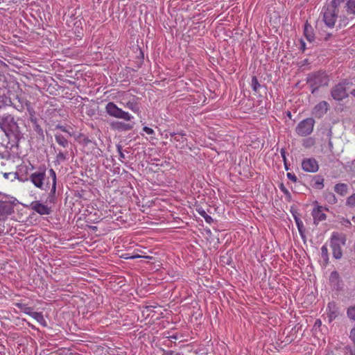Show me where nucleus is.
<instances>
[{
	"instance_id": "f3484780",
	"label": "nucleus",
	"mask_w": 355,
	"mask_h": 355,
	"mask_svg": "<svg viewBox=\"0 0 355 355\" xmlns=\"http://www.w3.org/2000/svg\"><path fill=\"white\" fill-rule=\"evenodd\" d=\"M347 185L344 183L336 184L334 187V191L340 196H345L347 193Z\"/></svg>"
},
{
	"instance_id": "7c9ffc66",
	"label": "nucleus",
	"mask_w": 355,
	"mask_h": 355,
	"mask_svg": "<svg viewBox=\"0 0 355 355\" xmlns=\"http://www.w3.org/2000/svg\"><path fill=\"white\" fill-rule=\"evenodd\" d=\"M286 175H287V178L289 180H291V181H293V182H297V178L296 175L294 173H287Z\"/></svg>"
},
{
	"instance_id": "393cba45",
	"label": "nucleus",
	"mask_w": 355,
	"mask_h": 355,
	"mask_svg": "<svg viewBox=\"0 0 355 355\" xmlns=\"http://www.w3.org/2000/svg\"><path fill=\"white\" fill-rule=\"evenodd\" d=\"M321 255L324 261L328 262L329 261V254H328V248L327 245H322L321 248Z\"/></svg>"
},
{
	"instance_id": "aec40b11",
	"label": "nucleus",
	"mask_w": 355,
	"mask_h": 355,
	"mask_svg": "<svg viewBox=\"0 0 355 355\" xmlns=\"http://www.w3.org/2000/svg\"><path fill=\"white\" fill-rule=\"evenodd\" d=\"M51 355H72L69 348H60L51 353Z\"/></svg>"
},
{
	"instance_id": "4468645a",
	"label": "nucleus",
	"mask_w": 355,
	"mask_h": 355,
	"mask_svg": "<svg viewBox=\"0 0 355 355\" xmlns=\"http://www.w3.org/2000/svg\"><path fill=\"white\" fill-rule=\"evenodd\" d=\"M12 211V207L9 202L0 201V220H4Z\"/></svg>"
},
{
	"instance_id": "1a4fd4ad",
	"label": "nucleus",
	"mask_w": 355,
	"mask_h": 355,
	"mask_svg": "<svg viewBox=\"0 0 355 355\" xmlns=\"http://www.w3.org/2000/svg\"><path fill=\"white\" fill-rule=\"evenodd\" d=\"M324 210L329 211V209L324 208L320 205H317L313 209L311 215L315 224H318L320 222L326 220L327 215L324 213Z\"/></svg>"
},
{
	"instance_id": "6e6552de",
	"label": "nucleus",
	"mask_w": 355,
	"mask_h": 355,
	"mask_svg": "<svg viewBox=\"0 0 355 355\" xmlns=\"http://www.w3.org/2000/svg\"><path fill=\"white\" fill-rule=\"evenodd\" d=\"M0 127L4 132L13 131L17 125L14 116L8 114L0 119Z\"/></svg>"
},
{
	"instance_id": "8fccbe9b",
	"label": "nucleus",
	"mask_w": 355,
	"mask_h": 355,
	"mask_svg": "<svg viewBox=\"0 0 355 355\" xmlns=\"http://www.w3.org/2000/svg\"><path fill=\"white\" fill-rule=\"evenodd\" d=\"M320 322H320V320H317V321H316V322H315V324H317V323H318V324H320Z\"/></svg>"
},
{
	"instance_id": "a211bd4d",
	"label": "nucleus",
	"mask_w": 355,
	"mask_h": 355,
	"mask_svg": "<svg viewBox=\"0 0 355 355\" xmlns=\"http://www.w3.org/2000/svg\"><path fill=\"white\" fill-rule=\"evenodd\" d=\"M325 200L330 205H334L337 202V198L334 193L327 191L324 193Z\"/></svg>"
},
{
	"instance_id": "de8ad7c7",
	"label": "nucleus",
	"mask_w": 355,
	"mask_h": 355,
	"mask_svg": "<svg viewBox=\"0 0 355 355\" xmlns=\"http://www.w3.org/2000/svg\"><path fill=\"white\" fill-rule=\"evenodd\" d=\"M326 355H334L332 352H328Z\"/></svg>"
},
{
	"instance_id": "ea45409f",
	"label": "nucleus",
	"mask_w": 355,
	"mask_h": 355,
	"mask_svg": "<svg viewBox=\"0 0 355 355\" xmlns=\"http://www.w3.org/2000/svg\"><path fill=\"white\" fill-rule=\"evenodd\" d=\"M132 128V125H124V129L125 130H131Z\"/></svg>"
},
{
	"instance_id": "9d476101",
	"label": "nucleus",
	"mask_w": 355,
	"mask_h": 355,
	"mask_svg": "<svg viewBox=\"0 0 355 355\" xmlns=\"http://www.w3.org/2000/svg\"><path fill=\"white\" fill-rule=\"evenodd\" d=\"M302 169L309 173H315L318 171L319 165L318 162L314 158L304 159L302 162Z\"/></svg>"
},
{
	"instance_id": "39448f33",
	"label": "nucleus",
	"mask_w": 355,
	"mask_h": 355,
	"mask_svg": "<svg viewBox=\"0 0 355 355\" xmlns=\"http://www.w3.org/2000/svg\"><path fill=\"white\" fill-rule=\"evenodd\" d=\"M105 111L110 116L116 119H123L126 121H130L134 118L129 112L119 108L113 102H109L106 105Z\"/></svg>"
},
{
	"instance_id": "72a5a7b5",
	"label": "nucleus",
	"mask_w": 355,
	"mask_h": 355,
	"mask_svg": "<svg viewBox=\"0 0 355 355\" xmlns=\"http://www.w3.org/2000/svg\"><path fill=\"white\" fill-rule=\"evenodd\" d=\"M338 277H339V275H338L337 271H333L331 273V275H330V279L331 280L338 279Z\"/></svg>"
},
{
	"instance_id": "f03ea898",
	"label": "nucleus",
	"mask_w": 355,
	"mask_h": 355,
	"mask_svg": "<svg viewBox=\"0 0 355 355\" xmlns=\"http://www.w3.org/2000/svg\"><path fill=\"white\" fill-rule=\"evenodd\" d=\"M347 236L343 233L334 232L330 238V247L333 257L336 259H341L343 256L342 246L345 245Z\"/></svg>"
},
{
	"instance_id": "49530a36",
	"label": "nucleus",
	"mask_w": 355,
	"mask_h": 355,
	"mask_svg": "<svg viewBox=\"0 0 355 355\" xmlns=\"http://www.w3.org/2000/svg\"><path fill=\"white\" fill-rule=\"evenodd\" d=\"M322 181L323 180H322V181L320 182H317V184H320L322 186V187H323V186H324L323 183H322Z\"/></svg>"
},
{
	"instance_id": "f257e3e1",
	"label": "nucleus",
	"mask_w": 355,
	"mask_h": 355,
	"mask_svg": "<svg viewBox=\"0 0 355 355\" xmlns=\"http://www.w3.org/2000/svg\"><path fill=\"white\" fill-rule=\"evenodd\" d=\"M116 98L118 102L135 114L140 112L139 98L129 92H119Z\"/></svg>"
},
{
	"instance_id": "cd10ccee",
	"label": "nucleus",
	"mask_w": 355,
	"mask_h": 355,
	"mask_svg": "<svg viewBox=\"0 0 355 355\" xmlns=\"http://www.w3.org/2000/svg\"><path fill=\"white\" fill-rule=\"evenodd\" d=\"M346 205L349 207H355V193L349 196L346 200Z\"/></svg>"
},
{
	"instance_id": "423d86ee",
	"label": "nucleus",
	"mask_w": 355,
	"mask_h": 355,
	"mask_svg": "<svg viewBox=\"0 0 355 355\" xmlns=\"http://www.w3.org/2000/svg\"><path fill=\"white\" fill-rule=\"evenodd\" d=\"M314 125L315 120L313 118H306L298 123L295 132L301 137H306L312 133Z\"/></svg>"
},
{
	"instance_id": "9b49d317",
	"label": "nucleus",
	"mask_w": 355,
	"mask_h": 355,
	"mask_svg": "<svg viewBox=\"0 0 355 355\" xmlns=\"http://www.w3.org/2000/svg\"><path fill=\"white\" fill-rule=\"evenodd\" d=\"M171 141L175 145L176 148H183L187 145V138L185 134L171 133Z\"/></svg>"
},
{
	"instance_id": "f8f14e48",
	"label": "nucleus",
	"mask_w": 355,
	"mask_h": 355,
	"mask_svg": "<svg viewBox=\"0 0 355 355\" xmlns=\"http://www.w3.org/2000/svg\"><path fill=\"white\" fill-rule=\"evenodd\" d=\"M329 108V105L327 101H322L318 103L312 111V114L317 118L322 117L327 113Z\"/></svg>"
},
{
	"instance_id": "ddd939ff",
	"label": "nucleus",
	"mask_w": 355,
	"mask_h": 355,
	"mask_svg": "<svg viewBox=\"0 0 355 355\" xmlns=\"http://www.w3.org/2000/svg\"><path fill=\"white\" fill-rule=\"evenodd\" d=\"M31 206L33 210L40 215H49L51 212V207H49L40 201L32 202Z\"/></svg>"
},
{
	"instance_id": "a19ab883",
	"label": "nucleus",
	"mask_w": 355,
	"mask_h": 355,
	"mask_svg": "<svg viewBox=\"0 0 355 355\" xmlns=\"http://www.w3.org/2000/svg\"><path fill=\"white\" fill-rule=\"evenodd\" d=\"M167 355H175V352L174 351L170 350L166 352Z\"/></svg>"
},
{
	"instance_id": "20e7f679",
	"label": "nucleus",
	"mask_w": 355,
	"mask_h": 355,
	"mask_svg": "<svg viewBox=\"0 0 355 355\" xmlns=\"http://www.w3.org/2000/svg\"><path fill=\"white\" fill-rule=\"evenodd\" d=\"M307 83L312 88L311 93L313 94L319 87L328 85L329 78L324 71L314 72L309 75Z\"/></svg>"
},
{
	"instance_id": "e433bc0d",
	"label": "nucleus",
	"mask_w": 355,
	"mask_h": 355,
	"mask_svg": "<svg viewBox=\"0 0 355 355\" xmlns=\"http://www.w3.org/2000/svg\"><path fill=\"white\" fill-rule=\"evenodd\" d=\"M117 148H118V151H119V153L120 159H124L125 158V155H124V154L122 152L121 147L120 146H119L117 147Z\"/></svg>"
},
{
	"instance_id": "58836bf2",
	"label": "nucleus",
	"mask_w": 355,
	"mask_h": 355,
	"mask_svg": "<svg viewBox=\"0 0 355 355\" xmlns=\"http://www.w3.org/2000/svg\"><path fill=\"white\" fill-rule=\"evenodd\" d=\"M58 158L60 159H65L66 157L62 153H59L58 155Z\"/></svg>"
},
{
	"instance_id": "0eeeda50",
	"label": "nucleus",
	"mask_w": 355,
	"mask_h": 355,
	"mask_svg": "<svg viewBox=\"0 0 355 355\" xmlns=\"http://www.w3.org/2000/svg\"><path fill=\"white\" fill-rule=\"evenodd\" d=\"M352 83H349L347 80H344L342 82L336 85L331 89V96L336 101H342L343 99L347 98L348 96L347 92V87L349 85H352Z\"/></svg>"
},
{
	"instance_id": "a18cd8bd",
	"label": "nucleus",
	"mask_w": 355,
	"mask_h": 355,
	"mask_svg": "<svg viewBox=\"0 0 355 355\" xmlns=\"http://www.w3.org/2000/svg\"><path fill=\"white\" fill-rule=\"evenodd\" d=\"M350 94L355 97V89H352L350 92Z\"/></svg>"
},
{
	"instance_id": "603ef678",
	"label": "nucleus",
	"mask_w": 355,
	"mask_h": 355,
	"mask_svg": "<svg viewBox=\"0 0 355 355\" xmlns=\"http://www.w3.org/2000/svg\"><path fill=\"white\" fill-rule=\"evenodd\" d=\"M144 257V258H146V259H151V257H149V256H146V257Z\"/></svg>"
},
{
	"instance_id": "f704fd0d",
	"label": "nucleus",
	"mask_w": 355,
	"mask_h": 355,
	"mask_svg": "<svg viewBox=\"0 0 355 355\" xmlns=\"http://www.w3.org/2000/svg\"><path fill=\"white\" fill-rule=\"evenodd\" d=\"M296 225L298 227L299 231H301L300 225H302V222L295 216H294Z\"/></svg>"
},
{
	"instance_id": "dca6fc26",
	"label": "nucleus",
	"mask_w": 355,
	"mask_h": 355,
	"mask_svg": "<svg viewBox=\"0 0 355 355\" xmlns=\"http://www.w3.org/2000/svg\"><path fill=\"white\" fill-rule=\"evenodd\" d=\"M304 34L309 42H311L314 40L315 37L312 26L308 23H306L304 25Z\"/></svg>"
},
{
	"instance_id": "412c9836",
	"label": "nucleus",
	"mask_w": 355,
	"mask_h": 355,
	"mask_svg": "<svg viewBox=\"0 0 355 355\" xmlns=\"http://www.w3.org/2000/svg\"><path fill=\"white\" fill-rule=\"evenodd\" d=\"M198 212L199 213V214L202 216L205 219V220L209 223V224H211L212 222H213V218H211V216H210L209 215H208L206 211L202 209H199L198 210Z\"/></svg>"
},
{
	"instance_id": "2f4dec72",
	"label": "nucleus",
	"mask_w": 355,
	"mask_h": 355,
	"mask_svg": "<svg viewBox=\"0 0 355 355\" xmlns=\"http://www.w3.org/2000/svg\"><path fill=\"white\" fill-rule=\"evenodd\" d=\"M342 223L347 227H349L352 225L351 221L347 218H343L342 219Z\"/></svg>"
},
{
	"instance_id": "473e14b6",
	"label": "nucleus",
	"mask_w": 355,
	"mask_h": 355,
	"mask_svg": "<svg viewBox=\"0 0 355 355\" xmlns=\"http://www.w3.org/2000/svg\"><path fill=\"white\" fill-rule=\"evenodd\" d=\"M349 338L355 345V327L351 330L349 334Z\"/></svg>"
},
{
	"instance_id": "b1692460",
	"label": "nucleus",
	"mask_w": 355,
	"mask_h": 355,
	"mask_svg": "<svg viewBox=\"0 0 355 355\" xmlns=\"http://www.w3.org/2000/svg\"><path fill=\"white\" fill-rule=\"evenodd\" d=\"M11 100L5 96H0V110L6 106L10 105Z\"/></svg>"
},
{
	"instance_id": "c756f323",
	"label": "nucleus",
	"mask_w": 355,
	"mask_h": 355,
	"mask_svg": "<svg viewBox=\"0 0 355 355\" xmlns=\"http://www.w3.org/2000/svg\"><path fill=\"white\" fill-rule=\"evenodd\" d=\"M143 131H144L146 134L149 135L155 134V131L151 128L147 126L143 128Z\"/></svg>"
},
{
	"instance_id": "09e8293b",
	"label": "nucleus",
	"mask_w": 355,
	"mask_h": 355,
	"mask_svg": "<svg viewBox=\"0 0 355 355\" xmlns=\"http://www.w3.org/2000/svg\"><path fill=\"white\" fill-rule=\"evenodd\" d=\"M353 223L355 224V216H354L352 218Z\"/></svg>"
},
{
	"instance_id": "a878e982",
	"label": "nucleus",
	"mask_w": 355,
	"mask_h": 355,
	"mask_svg": "<svg viewBox=\"0 0 355 355\" xmlns=\"http://www.w3.org/2000/svg\"><path fill=\"white\" fill-rule=\"evenodd\" d=\"M31 316L39 322H42L44 320L43 315L41 313L33 311Z\"/></svg>"
},
{
	"instance_id": "c85d7f7f",
	"label": "nucleus",
	"mask_w": 355,
	"mask_h": 355,
	"mask_svg": "<svg viewBox=\"0 0 355 355\" xmlns=\"http://www.w3.org/2000/svg\"><path fill=\"white\" fill-rule=\"evenodd\" d=\"M347 313L350 319L355 320V305L349 307Z\"/></svg>"
},
{
	"instance_id": "c03bdc74",
	"label": "nucleus",
	"mask_w": 355,
	"mask_h": 355,
	"mask_svg": "<svg viewBox=\"0 0 355 355\" xmlns=\"http://www.w3.org/2000/svg\"><path fill=\"white\" fill-rule=\"evenodd\" d=\"M301 48H302V51H304V49H305V44L303 42H302V47Z\"/></svg>"
},
{
	"instance_id": "4be33fe9",
	"label": "nucleus",
	"mask_w": 355,
	"mask_h": 355,
	"mask_svg": "<svg viewBox=\"0 0 355 355\" xmlns=\"http://www.w3.org/2000/svg\"><path fill=\"white\" fill-rule=\"evenodd\" d=\"M17 306L21 310L24 311V313L31 316V313H33V309L31 307L27 306L24 304H17Z\"/></svg>"
},
{
	"instance_id": "3c124183",
	"label": "nucleus",
	"mask_w": 355,
	"mask_h": 355,
	"mask_svg": "<svg viewBox=\"0 0 355 355\" xmlns=\"http://www.w3.org/2000/svg\"><path fill=\"white\" fill-rule=\"evenodd\" d=\"M320 322H320V320H317V321H316V322H315V324H317V323H318V324H320Z\"/></svg>"
},
{
	"instance_id": "7ed1b4c3",
	"label": "nucleus",
	"mask_w": 355,
	"mask_h": 355,
	"mask_svg": "<svg viewBox=\"0 0 355 355\" xmlns=\"http://www.w3.org/2000/svg\"><path fill=\"white\" fill-rule=\"evenodd\" d=\"M28 180L36 188L42 191H47L49 189V178L46 177L45 168H40L32 173Z\"/></svg>"
},
{
	"instance_id": "6ab92c4d",
	"label": "nucleus",
	"mask_w": 355,
	"mask_h": 355,
	"mask_svg": "<svg viewBox=\"0 0 355 355\" xmlns=\"http://www.w3.org/2000/svg\"><path fill=\"white\" fill-rule=\"evenodd\" d=\"M55 139L56 142L61 146L67 148L69 145L68 140L60 134H55Z\"/></svg>"
},
{
	"instance_id": "2eb2a0df",
	"label": "nucleus",
	"mask_w": 355,
	"mask_h": 355,
	"mask_svg": "<svg viewBox=\"0 0 355 355\" xmlns=\"http://www.w3.org/2000/svg\"><path fill=\"white\" fill-rule=\"evenodd\" d=\"M49 172L50 177L52 180V187H51V192H50L49 196V201L51 202L52 198H53V196L55 193V191H56L57 178H56V173L53 168H51L49 171Z\"/></svg>"
},
{
	"instance_id": "79ce46f5",
	"label": "nucleus",
	"mask_w": 355,
	"mask_h": 355,
	"mask_svg": "<svg viewBox=\"0 0 355 355\" xmlns=\"http://www.w3.org/2000/svg\"><path fill=\"white\" fill-rule=\"evenodd\" d=\"M282 156L284 159V162L286 163V156H285V152L284 150H282L281 152Z\"/></svg>"
},
{
	"instance_id": "5701e85b",
	"label": "nucleus",
	"mask_w": 355,
	"mask_h": 355,
	"mask_svg": "<svg viewBox=\"0 0 355 355\" xmlns=\"http://www.w3.org/2000/svg\"><path fill=\"white\" fill-rule=\"evenodd\" d=\"M347 12L355 15V0H349L347 2Z\"/></svg>"
},
{
	"instance_id": "864d4df0",
	"label": "nucleus",
	"mask_w": 355,
	"mask_h": 355,
	"mask_svg": "<svg viewBox=\"0 0 355 355\" xmlns=\"http://www.w3.org/2000/svg\"><path fill=\"white\" fill-rule=\"evenodd\" d=\"M307 141H311L312 142V140L311 139H307Z\"/></svg>"
},
{
	"instance_id": "37998d69",
	"label": "nucleus",
	"mask_w": 355,
	"mask_h": 355,
	"mask_svg": "<svg viewBox=\"0 0 355 355\" xmlns=\"http://www.w3.org/2000/svg\"><path fill=\"white\" fill-rule=\"evenodd\" d=\"M139 257H141V256L138 255V254H135V255H132V257H130V259H136V258H139Z\"/></svg>"
},
{
	"instance_id": "c9c22d12",
	"label": "nucleus",
	"mask_w": 355,
	"mask_h": 355,
	"mask_svg": "<svg viewBox=\"0 0 355 355\" xmlns=\"http://www.w3.org/2000/svg\"><path fill=\"white\" fill-rule=\"evenodd\" d=\"M56 128L57 129H59L62 132H67L69 134V135H71L69 132L68 131V130L66 128V127L63 126V125H58L56 126Z\"/></svg>"
},
{
	"instance_id": "bb28decb",
	"label": "nucleus",
	"mask_w": 355,
	"mask_h": 355,
	"mask_svg": "<svg viewBox=\"0 0 355 355\" xmlns=\"http://www.w3.org/2000/svg\"><path fill=\"white\" fill-rule=\"evenodd\" d=\"M251 86L254 92H257L260 87V84L259 83L258 79L256 76L252 77Z\"/></svg>"
},
{
	"instance_id": "4c0bfd02",
	"label": "nucleus",
	"mask_w": 355,
	"mask_h": 355,
	"mask_svg": "<svg viewBox=\"0 0 355 355\" xmlns=\"http://www.w3.org/2000/svg\"><path fill=\"white\" fill-rule=\"evenodd\" d=\"M280 189L285 193H288V191L286 189L283 184H282L279 187Z\"/></svg>"
}]
</instances>
